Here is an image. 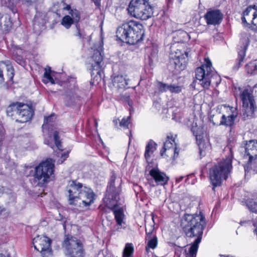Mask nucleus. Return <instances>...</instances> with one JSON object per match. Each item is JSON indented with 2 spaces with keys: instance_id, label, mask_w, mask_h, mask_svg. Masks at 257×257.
<instances>
[{
  "instance_id": "f257e3e1",
  "label": "nucleus",
  "mask_w": 257,
  "mask_h": 257,
  "mask_svg": "<svg viewBox=\"0 0 257 257\" xmlns=\"http://www.w3.org/2000/svg\"><path fill=\"white\" fill-rule=\"evenodd\" d=\"M182 224L183 231L187 237H196L189 248L190 257H195L206 225L205 217L201 212L199 214H186Z\"/></svg>"
},
{
  "instance_id": "f03ea898",
  "label": "nucleus",
  "mask_w": 257,
  "mask_h": 257,
  "mask_svg": "<svg viewBox=\"0 0 257 257\" xmlns=\"http://www.w3.org/2000/svg\"><path fill=\"white\" fill-rule=\"evenodd\" d=\"M66 191L70 205H76L78 201H81L84 206L87 207L93 203L95 199V195L93 191L76 181H70L66 187ZM79 203L81 204L80 202Z\"/></svg>"
},
{
  "instance_id": "7ed1b4c3",
  "label": "nucleus",
  "mask_w": 257,
  "mask_h": 257,
  "mask_svg": "<svg viewBox=\"0 0 257 257\" xmlns=\"http://www.w3.org/2000/svg\"><path fill=\"white\" fill-rule=\"evenodd\" d=\"M145 34L143 26L138 22L130 21L119 27L116 36L121 41L134 45L143 40Z\"/></svg>"
},
{
  "instance_id": "20e7f679",
  "label": "nucleus",
  "mask_w": 257,
  "mask_h": 257,
  "mask_svg": "<svg viewBox=\"0 0 257 257\" xmlns=\"http://www.w3.org/2000/svg\"><path fill=\"white\" fill-rule=\"evenodd\" d=\"M232 157L233 155L230 151V154L225 159L222 160L209 169L208 175L210 183L213 186V190L220 186L222 181L230 175L232 169Z\"/></svg>"
},
{
  "instance_id": "39448f33",
  "label": "nucleus",
  "mask_w": 257,
  "mask_h": 257,
  "mask_svg": "<svg viewBox=\"0 0 257 257\" xmlns=\"http://www.w3.org/2000/svg\"><path fill=\"white\" fill-rule=\"evenodd\" d=\"M121 183V179L119 178H117L114 172H112L110 180L106 191V195L108 197V199L115 202V203L113 204L111 210L114 215L116 222H118V223L120 222H125L123 221L125 215L123 209L121 208H116L117 206V203L119 199V193L120 191V186Z\"/></svg>"
},
{
  "instance_id": "423d86ee",
  "label": "nucleus",
  "mask_w": 257,
  "mask_h": 257,
  "mask_svg": "<svg viewBox=\"0 0 257 257\" xmlns=\"http://www.w3.org/2000/svg\"><path fill=\"white\" fill-rule=\"evenodd\" d=\"M7 113L16 121L24 123L30 120L34 114L32 106L23 102H16L10 104L7 108Z\"/></svg>"
},
{
  "instance_id": "0eeeda50",
  "label": "nucleus",
  "mask_w": 257,
  "mask_h": 257,
  "mask_svg": "<svg viewBox=\"0 0 257 257\" xmlns=\"http://www.w3.org/2000/svg\"><path fill=\"white\" fill-rule=\"evenodd\" d=\"M127 10L132 17L142 20L149 19L153 14V9L146 0H131Z\"/></svg>"
},
{
  "instance_id": "6e6552de",
  "label": "nucleus",
  "mask_w": 257,
  "mask_h": 257,
  "mask_svg": "<svg viewBox=\"0 0 257 257\" xmlns=\"http://www.w3.org/2000/svg\"><path fill=\"white\" fill-rule=\"evenodd\" d=\"M205 64L198 67L195 70V76L198 83L204 88L208 89L213 79L219 80V77L212 70L211 62L208 58L205 59Z\"/></svg>"
},
{
  "instance_id": "1a4fd4ad",
  "label": "nucleus",
  "mask_w": 257,
  "mask_h": 257,
  "mask_svg": "<svg viewBox=\"0 0 257 257\" xmlns=\"http://www.w3.org/2000/svg\"><path fill=\"white\" fill-rule=\"evenodd\" d=\"M56 118V116L54 114L48 117H45L44 122L42 125V129L44 133L47 132L51 133L53 131V136L55 145L57 148L61 151L60 154L58 153V156L61 155V158L58 160L57 162L59 164H62L68 157L69 153L68 152L64 153L61 152L62 149L59 136L60 131L58 128L55 127V121Z\"/></svg>"
},
{
  "instance_id": "9d476101",
  "label": "nucleus",
  "mask_w": 257,
  "mask_h": 257,
  "mask_svg": "<svg viewBox=\"0 0 257 257\" xmlns=\"http://www.w3.org/2000/svg\"><path fill=\"white\" fill-rule=\"evenodd\" d=\"M54 167V161L51 159L41 162L35 168L34 175L35 183L38 186H42L47 183L53 174Z\"/></svg>"
},
{
  "instance_id": "9b49d317",
  "label": "nucleus",
  "mask_w": 257,
  "mask_h": 257,
  "mask_svg": "<svg viewBox=\"0 0 257 257\" xmlns=\"http://www.w3.org/2000/svg\"><path fill=\"white\" fill-rule=\"evenodd\" d=\"M62 246L71 257H81L84 255L82 243L79 240L71 235H65Z\"/></svg>"
},
{
  "instance_id": "f8f14e48",
  "label": "nucleus",
  "mask_w": 257,
  "mask_h": 257,
  "mask_svg": "<svg viewBox=\"0 0 257 257\" xmlns=\"http://www.w3.org/2000/svg\"><path fill=\"white\" fill-rule=\"evenodd\" d=\"M242 103L243 115L251 116L256 109L254 97L248 89L243 90L240 94Z\"/></svg>"
},
{
  "instance_id": "ddd939ff",
  "label": "nucleus",
  "mask_w": 257,
  "mask_h": 257,
  "mask_svg": "<svg viewBox=\"0 0 257 257\" xmlns=\"http://www.w3.org/2000/svg\"><path fill=\"white\" fill-rule=\"evenodd\" d=\"M51 240L46 236L38 235L33 240L34 247L42 255H51Z\"/></svg>"
},
{
  "instance_id": "4468645a",
  "label": "nucleus",
  "mask_w": 257,
  "mask_h": 257,
  "mask_svg": "<svg viewBox=\"0 0 257 257\" xmlns=\"http://www.w3.org/2000/svg\"><path fill=\"white\" fill-rule=\"evenodd\" d=\"M188 52H182L177 50L175 54H172L170 60V65L172 66L176 71H180L186 67L187 58L188 57Z\"/></svg>"
},
{
  "instance_id": "2eb2a0df",
  "label": "nucleus",
  "mask_w": 257,
  "mask_h": 257,
  "mask_svg": "<svg viewBox=\"0 0 257 257\" xmlns=\"http://www.w3.org/2000/svg\"><path fill=\"white\" fill-rule=\"evenodd\" d=\"M176 135L173 136L170 134L167 137V140L164 143L163 150L161 151V155L163 156L165 152L168 151L167 156H172L175 159L179 155V150L177 148V144L175 141Z\"/></svg>"
},
{
  "instance_id": "dca6fc26",
  "label": "nucleus",
  "mask_w": 257,
  "mask_h": 257,
  "mask_svg": "<svg viewBox=\"0 0 257 257\" xmlns=\"http://www.w3.org/2000/svg\"><path fill=\"white\" fill-rule=\"evenodd\" d=\"M236 114L232 112L231 114L228 113L227 115L220 113L215 115H213L210 118V121L214 125H225L226 126H231L233 125Z\"/></svg>"
},
{
  "instance_id": "f3484780",
  "label": "nucleus",
  "mask_w": 257,
  "mask_h": 257,
  "mask_svg": "<svg viewBox=\"0 0 257 257\" xmlns=\"http://www.w3.org/2000/svg\"><path fill=\"white\" fill-rule=\"evenodd\" d=\"M242 22L247 25L252 24L257 30V10L254 6H249L243 12Z\"/></svg>"
},
{
  "instance_id": "a211bd4d",
  "label": "nucleus",
  "mask_w": 257,
  "mask_h": 257,
  "mask_svg": "<svg viewBox=\"0 0 257 257\" xmlns=\"http://www.w3.org/2000/svg\"><path fill=\"white\" fill-rule=\"evenodd\" d=\"M207 25H216L219 24L223 19V14L219 10H210L204 15Z\"/></svg>"
},
{
  "instance_id": "6ab92c4d",
  "label": "nucleus",
  "mask_w": 257,
  "mask_h": 257,
  "mask_svg": "<svg viewBox=\"0 0 257 257\" xmlns=\"http://www.w3.org/2000/svg\"><path fill=\"white\" fill-rule=\"evenodd\" d=\"M245 155L249 157L248 161L251 162L257 157V141L250 140L245 147Z\"/></svg>"
},
{
  "instance_id": "aec40b11",
  "label": "nucleus",
  "mask_w": 257,
  "mask_h": 257,
  "mask_svg": "<svg viewBox=\"0 0 257 257\" xmlns=\"http://www.w3.org/2000/svg\"><path fill=\"white\" fill-rule=\"evenodd\" d=\"M150 175L158 185H164L167 183L169 178L166 175L158 169H153L150 171Z\"/></svg>"
},
{
  "instance_id": "412c9836",
  "label": "nucleus",
  "mask_w": 257,
  "mask_h": 257,
  "mask_svg": "<svg viewBox=\"0 0 257 257\" xmlns=\"http://www.w3.org/2000/svg\"><path fill=\"white\" fill-rule=\"evenodd\" d=\"M92 59L94 63H91L92 70H98L97 73H99V69L101 67V63L102 61V56L101 52L98 50H94Z\"/></svg>"
},
{
  "instance_id": "4be33fe9",
  "label": "nucleus",
  "mask_w": 257,
  "mask_h": 257,
  "mask_svg": "<svg viewBox=\"0 0 257 257\" xmlns=\"http://www.w3.org/2000/svg\"><path fill=\"white\" fill-rule=\"evenodd\" d=\"M6 69L8 71L9 77L12 79L14 75V69L9 61H2L0 62V78L3 80V70Z\"/></svg>"
},
{
  "instance_id": "5701e85b",
  "label": "nucleus",
  "mask_w": 257,
  "mask_h": 257,
  "mask_svg": "<svg viewBox=\"0 0 257 257\" xmlns=\"http://www.w3.org/2000/svg\"><path fill=\"white\" fill-rule=\"evenodd\" d=\"M244 41L245 42V44L243 46V48L238 52V57L236 62H235V63L234 64V66L232 67V69L234 71L237 70L240 67V66L244 62V59L245 56V51L246 47L248 45V39H245Z\"/></svg>"
},
{
  "instance_id": "b1692460",
  "label": "nucleus",
  "mask_w": 257,
  "mask_h": 257,
  "mask_svg": "<svg viewBox=\"0 0 257 257\" xmlns=\"http://www.w3.org/2000/svg\"><path fill=\"white\" fill-rule=\"evenodd\" d=\"M112 82L113 85L118 89H123L127 85L126 79L122 75H117L114 77Z\"/></svg>"
},
{
  "instance_id": "393cba45",
  "label": "nucleus",
  "mask_w": 257,
  "mask_h": 257,
  "mask_svg": "<svg viewBox=\"0 0 257 257\" xmlns=\"http://www.w3.org/2000/svg\"><path fill=\"white\" fill-rule=\"evenodd\" d=\"M245 204L251 212L257 214V195H254L252 198L247 199Z\"/></svg>"
},
{
  "instance_id": "a878e982",
  "label": "nucleus",
  "mask_w": 257,
  "mask_h": 257,
  "mask_svg": "<svg viewBox=\"0 0 257 257\" xmlns=\"http://www.w3.org/2000/svg\"><path fill=\"white\" fill-rule=\"evenodd\" d=\"M156 144L152 141H150L146 147V151L145 153V157L146 160H148L151 155L154 153L156 149Z\"/></svg>"
},
{
  "instance_id": "bb28decb",
  "label": "nucleus",
  "mask_w": 257,
  "mask_h": 257,
  "mask_svg": "<svg viewBox=\"0 0 257 257\" xmlns=\"http://www.w3.org/2000/svg\"><path fill=\"white\" fill-rule=\"evenodd\" d=\"M245 71L248 74L251 75L257 74V60L247 63L245 65Z\"/></svg>"
},
{
  "instance_id": "cd10ccee",
  "label": "nucleus",
  "mask_w": 257,
  "mask_h": 257,
  "mask_svg": "<svg viewBox=\"0 0 257 257\" xmlns=\"http://www.w3.org/2000/svg\"><path fill=\"white\" fill-rule=\"evenodd\" d=\"M51 73L52 71L50 67L48 68V69L45 68L42 80L44 83L46 84L49 82H51V83L52 84L55 83V81L53 78V77L51 75Z\"/></svg>"
},
{
  "instance_id": "c85d7f7f",
  "label": "nucleus",
  "mask_w": 257,
  "mask_h": 257,
  "mask_svg": "<svg viewBox=\"0 0 257 257\" xmlns=\"http://www.w3.org/2000/svg\"><path fill=\"white\" fill-rule=\"evenodd\" d=\"M200 155L201 156L205 155L206 151H209L210 149V145L208 142H205L204 141L201 140L198 143Z\"/></svg>"
},
{
  "instance_id": "c756f323",
  "label": "nucleus",
  "mask_w": 257,
  "mask_h": 257,
  "mask_svg": "<svg viewBox=\"0 0 257 257\" xmlns=\"http://www.w3.org/2000/svg\"><path fill=\"white\" fill-rule=\"evenodd\" d=\"M61 25L64 26L66 29H69L71 25L76 23L73 21L71 18L70 15L65 16L62 19L61 22Z\"/></svg>"
},
{
  "instance_id": "7c9ffc66",
  "label": "nucleus",
  "mask_w": 257,
  "mask_h": 257,
  "mask_svg": "<svg viewBox=\"0 0 257 257\" xmlns=\"http://www.w3.org/2000/svg\"><path fill=\"white\" fill-rule=\"evenodd\" d=\"M134 252V246L132 243H127L123 251L122 257H130Z\"/></svg>"
},
{
  "instance_id": "2f4dec72",
  "label": "nucleus",
  "mask_w": 257,
  "mask_h": 257,
  "mask_svg": "<svg viewBox=\"0 0 257 257\" xmlns=\"http://www.w3.org/2000/svg\"><path fill=\"white\" fill-rule=\"evenodd\" d=\"M70 16V18L76 23L77 25L80 19V14L79 12L76 9H73V10H70L69 12V15Z\"/></svg>"
},
{
  "instance_id": "473e14b6",
  "label": "nucleus",
  "mask_w": 257,
  "mask_h": 257,
  "mask_svg": "<svg viewBox=\"0 0 257 257\" xmlns=\"http://www.w3.org/2000/svg\"><path fill=\"white\" fill-rule=\"evenodd\" d=\"M158 243L157 238L154 236L153 238L149 239L147 245L146 247V250L147 252L149 251L150 248L154 249L156 247Z\"/></svg>"
},
{
  "instance_id": "72a5a7b5",
  "label": "nucleus",
  "mask_w": 257,
  "mask_h": 257,
  "mask_svg": "<svg viewBox=\"0 0 257 257\" xmlns=\"http://www.w3.org/2000/svg\"><path fill=\"white\" fill-rule=\"evenodd\" d=\"M80 101V97L76 94L70 95L67 99V105L68 106L74 105Z\"/></svg>"
},
{
  "instance_id": "f704fd0d",
  "label": "nucleus",
  "mask_w": 257,
  "mask_h": 257,
  "mask_svg": "<svg viewBox=\"0 0 257 257\" xmlns=\"http://www.w3.org/2000/svg\"><path fill=\"white\" fill-rule=\"evenodd\" d=\"M116 222V224L113 226V228L111 229V232L112 234H115L116 232H121L122 229L125 228V222Z\"/></svg>"
},
{
  "instance_id": "c9c22d12",
  "label": "nucleus",
  "mask_w": 257,
  "mask_h": 257,
  "mask_svg": "<svg viewBox=\"0 0 257 257\" xmlns=\"http://www.w3.org/2000/svg\"><path fill=\"white\" fill-rule=\"evenodd\" d=\"M183 89V86L176 84H170L169 91L172 93H179Z\"/></svg>"
},
{
  "instance_id": "e433bc0d",
  "label": "nucleus",
  "mask_w": 257,
  "mask_h": 257,
  "mask_svg": "<svg viewBox=\"0 0 257 257\" xmlns=\"http://www.w3.org/2000/svg\"><path fill=\"white\" fill-rule=\"evenodd\" d=\"M170 84L164 83L161 82H158V88L160 92H164L169 91Z\"/></svg>"
},
{
  "instance_id": "4c0bfd02",
  "label": "nucleus",
  "mask_w": 257,
  "mask_h": 257,
  "mask_svg": "<svg viewBox=\"0 0 257 257\" xmlns=\"http://www.w3.org/2000/svg\"><path fill=\"white\" fill-rule=\"evenodd\" d=\"M130 96L128 93H125L124 94H121L118 96L120 100L127 102L128 104L131 106L132 105V102L130 100Z\"/></svg>"
},
{
  "instance_id": "58836bf2",
  "label": "nucleus",
  "mask_w": 257,
  "mask_h": 257,
  "mask_svg": "<svg viewBox=\"0 0 257 257\" xmlns=\"http://www.w3.org/2000/svg\"><path fill=\"white\" fill-rule=\"evenodd\" d=\"M77 28V32L76 33V36L79 37L80 39H84L85 38L86 34L84 32L83 30H80L78 27L77 25H76Z\"/></svg>"
},
{
  "instance_id": "ea45409f",
  "label": "nucleus",
  "mask_w": 257,
  "mask_h": 257,
  "mask_svg": "<svg viewBox=\"0 0 257 257\" xmlns=\"http://www.w3.org/2000/svg\"><path fill=\"white\" fill-rule=\"evenodd\" d=\"M129 119L130 117H127L126 118H122L120 122V125L124 127H127L130 123Z\"/></svg>"
},
{
  "instance_id": "a19ab883",
  "label": "nucleus",
  "mask_w": 257,
  "mask_h": 257,
  "mask_svg": "<svg viewBox=\"0 0 257 257\" xmlns=\"http://www.w3.org/2000/svg\"><path fill=\"white\" fill-rule=\"evenodd\" d=\"M16 61L20 65H23L24 63L23 58L21 56H18L15 58Z\"/></svg>"
},
{
  "instance_id": "79ce46f5",
  "label": "nucleus",
  "mask_w": 257,
  "mask_h": 257,
  "mask_svg": "<svg viewBox=\"0 0 257 257\" xmlns=\"http://www.w3.org/2000/svg\"><path fill=\"white\" fill-rule=\"evenodd\" d=\"M153 231V229H152L151 227L150 229H149L147 227L146 228V234H147L148 238L150 237V235L152 234Z\"/></svg>"
},
{
  "instance_id": "37998d69",
  "label": "nucleus",
  "mask_w": 257,
  "mask_h": 257,
  "mask_svg": "<svg viewBox=\"0 0 257 257\" xmlns=\"http://www.w3.org/2000/svg\"><path fill=\"white\" fill-rule=\"evenodd\" d=\"M64 7L63 8V10H67L69 12L70 11V10H73L72 9H71V6L69 5H67L66 4H64Z\"/></svg>"
},
{
  "instance_id": "c03bdc74",
  "label": "nucleus",
  "mask_w": 257,
  "mask_h": 257,
  "mask_svg": "<svg viewBox=\"0 0 257 257\" xmlns=\"http://www.w3.org/2000/svg\"><path fill=\"white\" fill-rule=\"evenodd\" d=\"M95 4V5L96 6H100V0H92Z\"/></svg>"
},
{
  "instance_id": "a18cd8bd",
  "label": "nucleus",
  "mask_w": 257,
  "mask_h": 257,
  "mask_svg": "<svg viewBox=\"0 0 257 257\" xmlns=\"http://www.w3.org/2000/svg\"><path fill=\"white\" fill-rule=\"evenodd\" d=\"M192 132L193 133L194 135L196 137L197 140L198 139V138L200 139V135H198V133H195L194 130H193V129H192Z\"/></svg>"
},
{
  "instance_id": "49530a36",
  "label": "nucleus",
  "mask_w": 257,
  "mask_h": 257,
  "mask_svg": "<svg viewBox=\"0 0 257 257\" xmlns=\"http://www.w3.org/2000/svg\"><path fill=\"white\" fill-rule=\"evenodd\" d=\"M5 210V208L0 206V214Z\"/></svg>"
},
{
  "instance_id": "de8ad7c7",
  "label": "nucleus",
  "mask_w": 257,
  "mask_h": 257,
  "mask_svg": "<svg viewBox=\"0 0 257 257\" xmlns=\"http://www.w3.org/2000/svg\"><path fill=\"white\" fill-rule=\"evenodd\" d=\"M3 194V189L2 188H0V197Z\"/></svg>"
},
{
  "instance_id": "09e8293b",
  "label": "nucleus",
  "mask_w": 257,
  "mask_h": 257,
  "mask_svg": "<svg viewBox=\"0 0 257 257\" xmlns=\"http://www.w3.org/2000/svg\"><path fill=\"white\" fill-rule=\"evenodd\" d=\"M45 143L48 144L49 146H50L51 148H52V145L49 143H48L46 140L45 141Z\"/></svg>"
},
{
  "instance_id": "8fccbe9b",
  "label": "nucleus",
  "mask_w": 257,
  "mask_h": 257,
  "mask_svg": "<svg viewBox=\"0 0 257 257\" xmlns=\"http://www.w3.org/2000/svg\"><path fill=\"white\" fill-rule=\"evenodd\" d=\"M0 257H6L5 254H3L2 253L0 254ZM7 257H10L9 255H7Z\"/></svg>"
},
{
  "instance_id": "3c124183",
  "label": "nucleus",
  "mask_w": 257,
  "mask_h": 257,
  "mask_svg": "<svg viewBox=\"0 0 257 257\" xmlns=\"http://www.w3.org/2000/svg\"><path fill=\"white\" fill-rule=\"evenodd\" d=\"M183 177H181L180 178H179L178 179V180H177V181H181L183 179Z\"/></svg>"
},
{
  "instance_id": "603ef678",
  "label": "nucleus",
  "mask_w": 257,
  "mask_h": 257,
  "mask_svg": "<svg viewBox=\"0 0 257 257\" xmlns=\"http://www.w3.org/2000/svg\"><path fill=\"white\" fill-rule=\"evenodd\" d=\"M219 256H220V257H229L228 255H222V254H220Z\"/></svg>"
},
{
  "instance_id": "864d4df0",
  "label": "nucleus",
  "mask_w": 257,
  "mask_h": 257,
  "mask_svg": "<svg viewBox=\"0 0 257 257\" xmlns=\"http://www.w3.org/2000/svg\"><path fill=\"white\" fill-rule=\"evenodd\" d=\"M173 0H167L168 3L169 4H172Z\"/></svg>"
},
{
  "instance_id": "5fc2aeb1",
  "label": "nucleus",
  "mask_w": 257,
  "mask_h": 257,
  "mask_svg": "<svg viewBox=\"0 0 257 257\" xmlns=\"http://www.w3.org/2000/svg\"><path fill=\"white\" fill-rule=\"evenodd\" d=\"M181 250H182V251H183V253H186V249H183V248H181Z\"/></svg>"
},
{
  "instance_id": "6e6d98bb",
  "label": "nucleus",
  "mask_w": 257,
  "mask_h": 257,
  "mask_svg": "<svg viewBox=\"0 0 257 257\" xmlns=\"http://www.w3.org/2000/svg\"><path fill=\"white\" fill-rule=\"evenodd\" d=\"M181 33L183 35H184V34L187 35L186 33H185V32H181Z\"/></svg>"
},
{
  "instance_id": "4d7b16f0",
  "label": "nucleus",
  "mask_w": 257,
  "mask_h": 257,
  "mask_svg": "<svg viewBox=\"0 0 257 257\" xmlns=\"http://www.w3.org/2000/svg\"><path fill=\"white\" fill-rule=\"evenodd\" d=\"M182 0H180V2Z\"/></svg>"
}]
</instances>
